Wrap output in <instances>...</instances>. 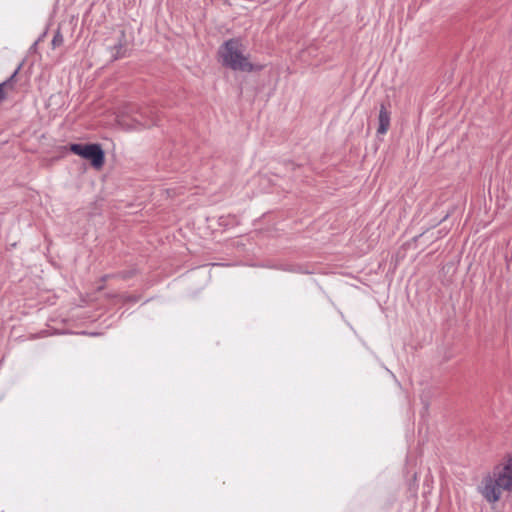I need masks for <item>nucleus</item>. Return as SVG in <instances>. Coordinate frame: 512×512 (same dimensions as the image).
<instances>
[{"label":"nucleus","mask_w":512,"mask_h":512,"mask_svg":"<svg viewBox=\"0 0 512 512\" xmlns=\"http://www.w3.org/2000/svg\"><path fill=\"white\" fill-rule=\"evenodd\" d=\"M479 491L489 503L498 502L503 493H512V454L484 475Z\"/></svg>","instance_id":"1"},{"label":"nucleus","mask_w":512,"mask_h":512,"mask_svg":"<svg viewBox=\"0 0 512 512\" xmlns=\"http://www.w3.org/2000/svg\"><path fill=\"white\" fill-rule=\"evenodd\" d=\"M245 47L240 38H230L224 41L218 48V58L222 66L233 71L253 72L262 69L261 65H255L249 61V56L244 54Z\"/></svg>","instance_id":"2"},{"label":"nucleus","mask_w":512,"mask_h":512,"mask_svg":"<svg viewBox=\"0 0 512 512\" xmlns=\"http://www.w3.org/2000/svg\"><path fill=\"white\" fill-rule=\"evenodd\" d=\"M70 151L86 160H89L95 169H99L104 165L105 153L100 144H70Z\"/></svg>","instance_id":"3"},{"label":"nucleus","mask_w":512,"mask_h":512,"mask_svg":"<svg viewBox=\"0 0 512 512\" xmlns=\"http://www.w3.org/2000/svg\"><path fill=\"white\" fill-rule=\"evenodd\" d=\"M123 115L131 117L134 122L133 128H147L158 124V117L152 109L147 107H138L136 105H128Z\"/></svg>","instance_id":"4"},{"label":"nucleus","mask_w":512,"mask_h":512,"mask_svg":"<svg viewBox=\"0 0 512 512\" xmlns=\"http://www.w3.org/2000/svg\"><path fill=\"white\" fill-rule=\"evenodd\" d=\"M377 133L384 134V103H381L379 107Z\"/></svg>","instance_id":"5"},{"label":"nucleus","mask_w":512,"mask_h":512,"mask_svg":"<svg viewBox=\"0 0 512 512\" xmlns=\"http://www.w3.org/2000/svg\"><path fill=\"white\" fill-rule=\"evenodd\" d=\"M125 57V49L121 43L115 45L112 50V58L114 60Z\"/></svg>","instance_id":"6"},{"label":"nucleus","mask_w":512,"mask_h":512,"mask_svg":"<svg viewBox=\"0 0 512 512\" xmlns=\"http://www.w3.org/2000/svg\"><path fill=\"white\" fill-rule=\"evenodd\" d=\"M63 41L64 40H63L62 34L60 33V31H57L51 41L52 47L53 48L59 47L60 45H62Z\"/></svg>","instance_id":"7"},{"label":"nucleus","mask_w":512,"mask_h":512,"mask_svg":"<svg viewBox=\"0 0 512 512\" xmlns=\"http://www.w3.org/2000/svg\"><path fill=\"white\" fill-rule=\"evenodd\" d=\"M5 86L6 82L0 83V104L6 99Z\"/></svg>","instance_id":"8"},{"label":"nucleus","mask_w":512,"mask_h":512,"mask_svg":"<svg viewBox=\"0 0 512 512\" xmlns=\"http://www.w3.org/2000/svg\"><path fill=\"white\" fill-rule=\"evenodd\" d=\"M132 276V272H120L115 274V277H120L122 279H128Z\"/></svg>","instance_id":"9"},{"label":"nucleus","mask_w":512,"mask_h":512,"mask_svg":"<svg viewBox=\"0 0 512 512\" xmlns=\"http://www.w3.org/2000/svg\"><path fill=\"white\" fill-rule=\"evenodd\" d=\"M114 276H115V274H114V275H104V276L101 278V280H102L103 282H105V281H107L109 278L114 277Z\"/></svg>","instance_id":"10"},{"label":"nucleus","mask_w":512,"mask_h":512,"mask_svg":"<svg viewBox=\"0 0 512 512\" xmlns=\"http://www.w3.org/2000/svg\"><path fill=\"white\" fill-rule=\"evenodd\" d=\"M19 69H20V67H18V68L14 71V73L12 74V76H11V78H10V79H13V78L16 76V74L18 73V70H19Z\"/></svg>","instance_id":"11"}]
</instances>
